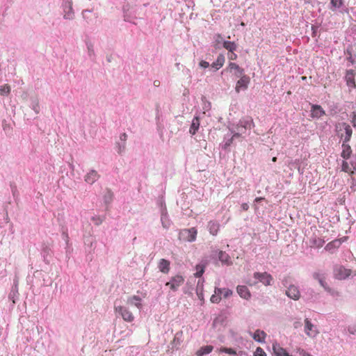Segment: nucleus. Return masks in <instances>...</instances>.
<instances>
[{
  "label": "nucleus",
  "mask_w": 356,
  "mask_h": 356,
  "mask_svg": "<svg viewBox=\"0 0 356 356\" xmlns=\"http://www.w3.org/2000/svg\"><path fill=\"white\" fill-rule=\"evenodd\" d=\"M254 126L251 117H245L239 120L237 124L229 123L227 128L235 137H240L248 130L250 131Z\"/></svg>",
  "instance_id": "f257e3e1"
},
{
  "label": "nucleus",
  "mask_w": 356,
  "mask_h": 356,
  "mask_svg": "<svg viewBox=\"0 0 356 356\" xmlns=\"http://www.w3.org/2000/svg\"><path fill=\"white\" fill-rule=\"evenodd\" d=\"M341 171L350 177V187L353 191H356V157L350 160H342L341 163Z\"/></svg>",
  "instance_id": "f03ea898"
},
{
  "label": "nucleus",
  "mask_w": 356,
  "mask_h": 356,
  "mask_svg": "<svg viewBox=\"0 0 356 356\" xmlns=\"http://www.w3.org/2000/svg\"><path fill=\"white\" fill-rule=\"evenodd\" d=\"M210 257H211V259H212L213 260L220 261L222 263V264H223V265H227V266L232 265V261L231 260L230 256L225 251L213 248L211 250Z\"/></svg>",
  "instance_id": "7ed1b4c3"
},
{
  "label": "nucleus",
  "mask_w": 356,
  "mask_h": 356,
  "mask_svg": "<svg viewBox=\"0 0 356 356\" xmlns=\"http://www.w3.org/2000/svg\"><path fill=\"white\" fill-rule=\"evenodd\" d=\"M185 279L181 275H176L172 277L169 282H166L165 286H169L172 291H177L180 286L184 283Z\"/></svg>",
  "instance_id": "20e7f679"
},
{
  "label": "nucleus",
  "mask_w": 356,
  "mask_h": 356,
  "mask_svg": "<svg viewBox=\"0 0 356 356\" xmlns=\"http://www.w3.org/2000/svg\"><path fill=\"white\" fill-rule=\"evenodd\" d=\"M115 311L116 314L121 316L124 321L127 322H132L134 320L133 314L129 309L124 306H115Z\"/></svg>",
  "instance_id": "39448f33"
},
{
  "label": "nucleus",
  "mask_w": 356,
  "mask_h": 356,
  "mask_svg": "<svg viewBox=\"0 0 356 356\" xmlns=\"http://www.w3.org/2000/svg\"><path fill=\"white\" fill-rule=\"evenodd\" d=\"M253 277L258 280L259 282L262 283L264 286L272 285V282L273 281L272 275L267 272H255L253 274Z\"/></svg>",
  "instance_id": "423d86ee"
},
{
  "label": "nucleus",
  "mask_w": 356,
  "mask_h": 356,
  "mask_svg": "<svg viewBox=\"0 0 356 356\" xmlns=\"http://www.w3.org/2000/svg\"><path fill=\"white\" fill-rule=\"evenodd\" d=\"M61 6L64 13V19H73L74 17V13L72 8V1L63 0Z\"/></svg>",
  "instance_id": "0eeeda50"
},
{
  "label": "nucleus",
  "mask_w": 356,
  "mask_h": 356,
  "mask_svg": "<svg viewBox=\"0 0 356 356\" xmlns=\"http://www.w3.org/2000/svg\"><path fill=\"white\" fill-rule=\"evenodd\" d=\"M351 270L344 268L342 266H337L334 268V276L338 280H344L350 276Z\"/></svg>",
  "instance_id": "6e6552de"
},
{
  "label": "nucleus",
  "mask_w": 356,
  "mask_h": 356,
  "mask_svg": "<svg viewBox=\"0 0 356 356\" xmlns=\"http://www.w3.org/2000/svg\"><path fill=\"white\" fill-rule=\"evenodd\" d=\"M181 234L186 241L193 242L196 240L197 232L195 227H191L182 230Z\"/></svg>",
  "instance_id": "1a4fd4ad"
},
{
  "label": "nucleus",
  "mask_w": 356,
  "mask_h": 356,
  "mask_svg": "<svg viewBox=\"0 0 356 356\" xmlns=\"http://www.w3.org/2000/svg\"><path fill=\"white\" fill-rule=\"evenodd\" d=\"M160 214L162 227L165 229H168L172 224V222L169 217L167 208H163L162 211H160Z\"/></svg>",
  "instance_id": "9d476101"
},
{
  "label": "nucleus",
  "mask_w": 356,
  "mask_h": 356,
  "mask_svg": "<svg viewBox=\"0 0 356 356\" xmlns=\"http://www.w3.org/2000/svg\"><path fill=\"white\" fill-rule=\"evenodd\" d=\"M250 81V78L247 76H243L241 79H239L236 84V92H239L240 90H245L248 88V85Z\"/></svg>",
  "instance_id": "9b49d317"
},
{
  "label": "nucleus",
  "mask_w": 356,
  "mask_h": 356,
  "mask_svg": "<svg viewBox=\"0 0 356 356\" xmlns=\"http://www.w3.org/2000/svg\"><path fill=\"white\" fill-rule=\"evenodd\" d=\"M285 293L289 298L294 300H298L300 296V291L298 287L294 284L288 286Z\"/></svg>",
  "instance_id": "f8f14e48"
},
{
  "label": "nucleus",
  "mask_w": 356,
  "mask_h": 356,
  "mask_svg": "<svg viewBox=\"0 0 356 356\" xmlns=\"http://www.w3.org/2000/svg\"><path fill=\"white\" fill-rule=\"evenodd\" d=\"M355 76V73L353 70H348L346 72L345 80L347 86L350 88H355L356 87Z\"/></svg>",
  "instance_id": "ddd939ff"
},
{
  "label": "nucleus",
  "mask_w": 356,
  "mask_h": 356,
  "mask_svg": "<svg viewBox=\"0 0 356 356\" xmlns=\"http://www.w3.org/2000/svg\"><path fill=\"white\" fill-rule=\"evenodd\" d=\"M342 151L341 152V156L343 160H350L353 157H351L353 151L351 147L347 144V143L343 142L341 145Z\"/></svg>",
  "instance_id": "4468645a"
},
{
  "label": "nucleus",
  "mask_w": 356,
  "mask_h": 356,
  "mask_svg": "<svg viewBox=\"0 0 356 356\" xmlns=\"http://www.w3.org/2000/svg\"><path fill=\"white\" fill-rule=\"evenodd\" d=\"M220 225L216 220H210L207 224V229L213 236H216L220 229Z\"/></svg>",
  "instance_id": "2eb2a0df"
},
{
  "label": "nucleus",
  "mask_w": 356,
  "mask_h": 356,
  "mask_svg": "<svg viewBox=\"0 0 356 356\" xmlns=\"http://www.w3.org/2000/svg\"><path fill=\"white\" fill-rule=\"evenodd\" d=\"M272 348L274 354L276 356H293L291 355L286 349L282 348L278 343L275 342L273 343Z\"/></svg>",
  "instance_id": "dca6fc26"
},
{
  "label": "nucleus",
  "mask_w": 356,
  "mask_h": 356,
  "mask_svg": "<svg viewBox=\"0 0 356 356\" xmlns=\"http://www.w3.org/2000/svg\"><path fill=\"white\" fill-rule=\"evenodd\" d=\"M88 58L92 62H95L96 54L94 49V44L89 40L86 41Z\"/></svg>",
  "instance_id": "f3484780"
},
{
  "label": "nucleus",
  "mask_w": 356,
  "mask_h": 356,
  "mask_svg": "<svg viewBox=\"0 0 356 356\" xmlns=\"http://www.w3.org/2000/svg\"><path fill=\"white\" fill-rule=\"evenodd\" d=\"M236 291L240 297L245 300H249L251 298L250 291L245 285H238L236 287Z\"/></svg>",
  "instance_id": "a211bd4d"
},
{
  "label": "nucleus",
  "mask_w": 356,
  "mask_h": 356,
  "mask_svg": "<svg viewBox=\"0 0 356 356\" xmlns=\"http://www.w3.org/2000/svg\"><path fill=\"white\" fill-rule=\"evenodd\" d=\"M225 62V57L224 54H220L218 56L216 60L211 63V68L213 69V71L216 72L223 66Z\"/></svg>",
  "instance_id": "6ab92c4d"
},
{
  "label": "nucleus",
  "mask_w": 356,
  "mask_h": 356,
  "mask_svg": "<svg viewBox=\"0 0 356 356\" xmlns=\"http://www.w3.org/2000/svg\"><path fill=\"white\" fill-rule=\"evenodd\" d=\"M99 175L95 170H90L85 176V181L89 184H94L99 178Z\"/></svg>",
  "instance_id": "aec40b11"
},
{
  "label": "nucleus",
  "mask_w": 356,
  "mask_h": 356,
  "mask_svg": "<svg viewBox=\"0 0 356 356\" xmlns=\"http://www.w3.org/2000/svg\"><path fill=\"white\" fill-rule=\"evenodd\" d=\"M158 268L161 273L164 274L168 273L170 269V261L165 259H161L158 264Z\"/></svg>",
  "instance_id": "412c9836"
},
{
  "label": "nucleus",
  "mask_w": 356,
  "mask_h": 356,
  "mask_svg": "<svg viewBox=\"0 0 356 356\" xmlns=\"http://www.w3.org/2000/svg\"><path fill=\"white\" fill-rule=\"evenodd\" d=\"M200 117L197 115H195L192 120V122H191V127L189 129V133L192 136H194L198 131V129L200 128Z\"/></svg>",
  "instance_id": "4be33fe9"
},
{
  "label": "nucleus",
  "mask_w": 356,
  "mask_h": 356,
  "mask_svg": "<svg viewBox=\"0 0 356 356\" xmlns=\"http://www.w3.org/2000/svg\"><path fill=\"white\" fill-rule=\"evenodd\" d=\"M266 333L261 330H257L252 334V337L254 340L259 343H264L266 337Z\"/></svg>",
  "instance_id": "5701e85b"
},
{
  "label": "nucleus",
  "mask_w": 356,
  "mask_h": 356,
  "mask_svg": "<svg viewBox=\"0 0 356 356\" xmlns=\"http://www.w3.org/2000/svg\"><path fill=\"white\" fill-rule=\"evenodd\" d=\"M206 266L207 262L202 261L201 263L197 264L195 266L196 273L194 274L195 277L201 279L205 271Z\"/></svg>",
  "instance_id": "b1692460"
},
{
  "label": "nucleus",
  "mask_w": 356,
  "mask_h": 356,
  "mask_svg": "<svg viewBox=\"0 0 356 356\" xmlns=\"http://www.w3.org/2000/svg\"><path fill=\"white\" fill-rule=\"evenodd\" d=\"M214 294L211 297V302L213 303H218L221 300V295L222 293V288L216 287Z\"/></svg>",
  "instance_id": "393cba45"
},
{
  "label": "nucleus",
  "mask_w": 356,
  "mask_h": 356,
  "mask_svg": "<svg viewBox=\"0 0 356 356\" xmlns=\"http://www.w3.org/2000/svg\"><path fill=\"white\" fill-rule=\"evenodd\" d=\"M142 298L138 296H133L128 300V302L131 305L136 306L138 309H140L143 307L141 304Z\"/></svg>",
  "instance_id": "a878e982"
},
{
  "label": "nucleus",
  "mask_w": 356,
  "mask_h": 356,
  "mask_svg": "<svg viewBox=\"0 0 356 356\" xmlns=\"http://www.w3.org/2000/svg\"><path fill=\"white\" fill-rule=\"evenodd\" d=\"M342 127L345 131V136H344L343 142L347 143L350 140V139L351 138L353 131H352L350 126L346 123H343Z\"/></svg>",
  "instance_id": "bb28decb"
},
{
  "label": "nucleus",
  "mask_w": 356,
  "mask_h": 356,
  "mask_svg": "<svg viewBox=\"0 0 356 356\" xmlns=\"http://www.w3.org/2000/svg\"><path fill=\"white\" fill-rule=\"evenodd\" d=\"M104 202L106 206H108L113 200V193L111 189L107 188L104 196H103Z\"/></svg>",
  "instance_id": "cd10ccee"
},
{
  "label": "nucleus",
  "mask_w": 356,
  "mask_h": 356,
  "mask_svg": "<svg viewBox=\"0 0 356 356\" xmlns=\"http://www.w3.org/2000/svg\"><path fill=\"white\" fill-rule=\"evenodd\" d=\"M213 347L210 345L204 346L201 347L196 353L197 356H204V355L211 353Z\"/></svg>",
  "instance_id": "c85d7f7f"
},
{
  "label": "nucleus",
  "mask_w": 356,
  "mask_h": 356,
  "mask_svg": "<svg viewBox=\"0 0 356 356\" xmlns=\"http://www.w3.org/2000/svg\"><path fill=\"white\" fill-rule=\"evenodd\" d=\"M236 137L234 136V134H227L225 136V138H224V145H223V147L222 148L226 149L227 148H228L233 143V140L234 138H236Z\"/></svg>",
  "instance_id": "c756f323"
},
{
  "label": "nucleus",
  "mask_w": 356,
  "mask_h": 356,
  "mask_svg": "<svg viewBox=\"0 0 356 356\" xmlns=\"http://www.w3.org/2000/svg\"><path fill=\"white\" fill-rule=\"evenodd\" d=\"M223 47L228 51L232 52L236 51L237 44L234 42L226 40L223 42Z\"/></svg>",
  "instance_id": "7c9ffc66"
},
{
  "label": "nucleus",
  "mask_w": 356,
  "mask_h": 356,
  "mask_svg": "<svg viewBox=\"0 0 356 356\" xmlns=\"http://www.w3.org/2000/svg\"><path fill=\"white\" fill-rule=\"evenodd\" d=\"M312 242V239L309 237H307L303 241L302 249L304 250V252L307 254H312V245L309 243Z\"/></svg>",
  "instance_id": "2f4dec72"
},
{
  "label": "nucleus",
  "mask_w": 356,
  "mask_h": 356,
  "mask_svg": "<svg viewBox=\"0 0 356 356\" xmlns=\"http://www.w3.org/2000/svg\"><path fill=\"white\" fill-rule=\"evenodd\" d=\"M325 115V111L320 106L313 105V118H321Z\"/></svg>",
  "instance_id": "473e14b6"
},
{
  "label": "nucleus",
  "mask_w": 356,
  "mask_h": 356,
  "mask_svg": "<svg viewBox=\"0 0 356 356\" xmlns=\"http://www.w3.org/2000/svg\"><path fill=\"white\" fill-rule=\"evenodd\" d=\"M341 240H334L330 243H329L326 247L325 249L328 251H332L334 249L339 248L341 245Z\"/></svg>",
  "instance_id": "72a5a7b5"
},
{
  "label": "nucleus",
  "mask_w": 356,
  "mask_h": 356,
  "mask_svg": "<svg viewBox=\"0 0 356 356\" xmlns=\"http://www.w3.org/2000/svg\"><path fill=\"white\" fill-rule=\"evenodd\" d=\"M63 238L65 241L66 243V257L70 259L71 251L69 248V236L68 234L66 232H63L62 233Z\"/></svg>",
  "instance_id": "f704fd0d"
},
{
  "label": "nucleus",
  "mask_w": 356,
  "mask_h": 356,
  "mask_svg": "<svg viewBox=\"0 0 356 356\" xmlns=\"http://www.w3.org/2000/svg\"><path fill=\"white\" fill-rule=\"evenodd\" d=\"M315 278L318 280L319 284L328 292H331L330 289L327 286L325 277L319 274H316Z\"/></svg>",
  "instance_id": "c9c22d12"
},
{
  "label": "nucleus",
  "mask_w": 356,
  "mask_h": 356,
  "mask_svg": "<svg viewBox=\"0 0 356 356\" xmlns=\"http://www.w3.org/2000/svg\"><path fill=\"white\" fill-rule=\"evenodd\" d=\"M213 40H214V42L216 43V44H215V48L216 49H219L220 47L218 45L220 44H223V42L225 41L223 39L222 35L220 34V33L215 34L214 36H213Z\"/></svg>",
  "instance_id": "e433bc0d"
},
{
  "label": "nucleus",
  "mask_w": 356,
  "mask_h": 356,
  "mask_svg": "<svg viewBox=\"0 0 356 356\" xmlns=\"http://www.w3.org/2000/svg\"><path fill=\"white\" fill-rule=\"evenodd\" d=\"M10 86L8 84H4L0 86V95L3 96H8L10 93Z\"/></svg>",
  "instance_id": "4c0bfd02"
},
{
  "label": "nucleus",
  "mask_w": 356,
  "mask_h": 356,
  "mask_svg": "<svg viewBox=\"0 0 356 356\" xmlns=\"http://www.w3.org/2000/svg\"><path fill=\"white\" fill-rule=\"evenodd\" d=\"M92 12V10L89 9H85L82 11V16L84 20L88 24H90L92 23V19L90 17V16H88V13H91Z\"/></svg>",
  "instance_id": "58836bf2"
},
{
  "label": "nucleus",
  "mask_w": 356,
  "mask_h": 356,
  "mask_svg": "<svg viewBox=\"0 0 356 356\" xmlns=\"http://www.w3.org/2000/svg\"><path fill=\"white\" fill-rule=\"evenodd\" d=\"M282 284L285 288H288L290 285H293L291 278L289 275L284 276L283 278L281 280Z\"/></svg>",
  "instance_id": "ea45409f"
},
{
  "label": "nucleus",
  "mask_w": 356,
  "mask_h": 356,
  "mask_svg": "<svg viewBox=\"0 0 356 356\" xmlns=\"http://www.w3.org/2000/svg\"><path fill=\"white\" fill-rule=\"evenodd\" d=\"M331 9L334 10L339 8L343 5V0H330Z\"/></svg>",
  "instance_id": "a19ab883"
},
{
  "label": "nucleus",
  "mask_w": 356,
  "mask_h": 356,
  "mask_svg": "<svg viewBox=\"0 0 356 356\" xmlns=\"http://www.w3.org/2000/svg\"><path fill=\"white\" fill-rule=\"evenodd\" d=\"M219 352L220 353H227V354L231 355H236V351L235 350L231 348L221 347L219 349Z\"/></svg>",
  "instance_id": "79ce46f5"
},
{
  "label": "nucleus",
  "mask_w": 356,
  "mask_h": 356,
  "mask_svg": "<svg viewBox=\"0 0 356 356\" xmlns=\"http://www.w3.org/2000/svg\"><path fill=\"white\" fill-rule=\"evenodd\" d=\"M203 282H204L203 279L202 280L199 279L197 281V283L196 292L199 297H200V295L202 296V288H203Z\"/></svg>",
  "instance_id": "37998d69"
},
{
  "label": "nucleus",
  "mask_w": 356,
  "mask_h": 356,
  "mask_svg": "<svg viewBox=\"0 0 356 356\" xmlns=\"http://www.w3.org/2000/svg\"><path fill=\"white\" fill-rule=\"evenodd\" d=\"M312 331V322L309 318L305 319V332L308 335L310 336V332Z\"/></svg>",
  "instance_id": "c03bdc74"
},
{
  "label": "nucleus",
  "mask_w": 356,
  "mask_h": 356,
  "mask_svg": "<svg viewBox=\"0 0 356 356\" xmlns=\"http://www.w3.org/2000/svg\"><path fill=\"white\" fill-rule=\"evenodd\" d=\"M177 334H177L175 335V338H174V339H173V341H172V342L171 343L172 344V348L173 349H178L179 346V345L181 343V339L177 337Z\"/></svg>",
  "instance_id": "a18cd8bd"
},
{
  "label": "nucleus",
  "mask_w": 356,
  "mask_h": 356,
  "mask_svg": "<svg viewBox=\"0 0 356 356\" xmlns=\"http://www.w3.org/2000/svg\"><path fill=\"white\" fill-rule=\"evenodd\" d=\"M126 143L122 142L116 143V149L118 154H121L125 149Z\"/></svg>",
  "instance_id": "49530a36"
},
{
  "label": "nucleus",
  "mask_w": 356,
  "mask_h": 356,
  "mask_svg": "<svg viewBox=\"0 0 356 356\" xmlns=\"http://www.w3.org/2000/svg\"><path fill=\"white\" fill-rule=\"evenodd\" d=\"M50 251H51L50 248H48L47 246H45L42 249V256L44 257V261L45 262H47V256L49 255Z\"/></svg>",
  "instance_id": "de8ad7c7"
},
{
  "label": "nucleus",
  "mask_w": 356,
  "mask_h": 356,
  "mask_svg": "<svg viewBox=\"0 0 356 356\" xmlns=\"http://www.w3.org/2000/svg\"><path fill=\"white\" fill-rule=\"evenodd\" d=\"M31 108L35 112V113H38L40 111V106L39 103L37 100H33L31 102Z\"/></svg>",
  "instance_id": "09e8293b"
},
{
  "label": "nucleus",
  "mask_w": 356,
  "mask_h": 356,
  "mask_svg": "<svg viewBox=\"0 0 356 356\" xmlns=\"http://www.w3.org/2000/svg\"><path fill=\"white\" fill-rule=\"evenodd\" d=\"M254 356H267V355L261 347H257L254 353Z\"/></svg>",
  "instance_id": "8fccbe9b"
},
{
  "label": "nucleus",
  "mask_w": 356,
  "mask_h": 356,
  "mask_svg": "<svg viewBox=\"0 0 356 356\" xmlns=\"http://www.w3.org/2000/svg\"><path fill=\"white\" fill-rule=\"evenodd\" d=\"M222 296L224 298H229V296H231L233 293L231 289H226V288H222Z\"/></svg>",
  "instance_id": "3c124183"
},
{
  "label": "nucleus",
  "mask_w": 356,
  "mask_h": 356,
  "mask_svg": "<svg viewBox=\"0 0 356 356\" xmlns=\"http://www.w3.org/2000/svg\"><path fill=\"white\" fill-rule=\"evenodd\" d=\"M234 76L236 78L241 79L243 76H247V75L245 74L244 69H243L242 67H240V69L236 70V72L234 73Z\"/></svg>",
  "instance_id": "603ef678"
},
{
  "label": "nucleus",
  "mask_w": 356,
  "mask_h": 356,
  "mask_svg": "<svg viewBox=\"0 0 356 356\" xmlns=\"http://www.w3.org/2000/svg\"><path fill=\"white\" fill-rule=\"evenodd\" d=\"M227 69H229L230 71L232 70H236L240 69V66L235 63L230 62L228 65Z\"/></svg>",
  "instance_id": "864d4df0"
},
{
  "label": "nucleus",
  "mask_w": 356,
  "mask_h": 356,
  "mask_svg": "<svg viewBox=\"0 0 356 356\" xmlns=\"http://www.w3.org/2000/svg\"><path fill=\"white\" fill-rule=\"evenodd\" d=\"M10 188H11V192L13 193V197H16L18 194V191H17L16 185L15 184H11Z\"/></svg>",
  "instance_id": "5fc2aeb1"
},
{
  "label": "nucleus",
  "mask_w": 356,
  "mask_h": 356,
  "mask_svg": "<svg viewBox=\"0 0 356 356\" xmlns=\"http://www.w3.org/2000/svg\"><path fill=\"white\" fill-rule=\"evenodd\" d=\"M227 57H228L229 60H235L237 59L238 56L235 53V51H232V52H228Z\"/></svg>",
  "instance_id": "6e6d98bb"
},
{
  "label": "nucleus",
  "mask_w": 356,
  "mask_h": 356,
  "mask_svg": "<svg viewBox=\"0 0 356 356\" xmlns=\"http://www.w3.org/2000/svg\"><path fill=\"white\" fill-rule=\"evenodd\" d=\"M199 66L202 68H207L210 66V64L209 62H207L206 60H201L199 63Z\"/></svg>",
  "instance_id": "4d7b16f0"
},
{
  "label": "nucleus",
  "mask_w": 356,
  "mask_h": 356,
  "mask_svg": "<svg viewBox=\"0 0 356 356\" xmlns=\"http://www.w3.org/2000/svg\"><path fill=\"white\" fill-rule=\"evenodd\" d=\"M17 293V291L13 289L12 290V291L9 294V298L10 299H13V302L14 303H15V300H14V298H15V296Z\"/></svg>",
  "instance_id": "13d9d810"
},
{
  "label": "nucleus",
  "mask_w": 356,
  "mask_h": 356,
  "mask_svg": "<svg viewBox=\"0 0 356 356\" xmlns=\"http://www.w3.org/2000/svg\"><path fill=\"white\" fill-rule=\"evenodd\" d=\"M158 205L160 207V211H162L163 208H166L164 200L161 199L158 201Z\"/></svg>",
  "instance_id": "bf43d9fd"
},
{
  "label": "nucleus",
  "mask_w": 356,
  "mask_h": 356,
  "mask_svg": "<svg viewBox=\"0 0 356 356\" xmlns=\"http://www.w3.org/2000/svg\"><path fill=\"white\" fill-rule=\"evenodd\" d=\"M127 139V135L126 133L121 134L120 136V142L126 143Z\"/></svg>",
  "instance_id": "052dcab7"
},
{
  "label": "nucleus",
  "mask_w": 356,
  "mask_h": 356,
  "mask_svg": "<svg viewBox=\"0 0 356 356\" xmlns=\"http://www.w3.org/2000/svg\"><path fill=\"white\" fill-rule=\"evenodd\" d=\"M351 122H352L353 127H356V112L353 113Z\"/></svg>",
  "instance_id": "680f3d73"
},
{
  "label": "nucleus",
  "mask_w": 356,
  "mask_h": 356,
  "mask_svg": "<svg viewBox=\"0 0 356 356\" xmlns=\"http://www.w3.org/2000/svg\"><path fill=\"white\" fill-rule=\"evenodd\" d=\"M182 72L185 75L188 76L190 78L191 77V72L188 68H184Z\"/></svg>",
  "instance_id": "e2e57ef3"
},
{
  "label": "nucleus",
  "mask_w": 356,
  "mask_h": 356,
  "mask_svg": "<svg viewBox=\"0 0 356 356\" xmlns=\"http://www.w3.org/2000/svg\"><path fill=\"white\" fill-rule=\"evenodd\" d=\"M92 220H97L95 223L97 225H99V224H101L102 222V220L99 218L92 217Z\"/></svg>",
  "instance_id": "0e129e2a"
},
{
  "label": "nucleus",
  "mask_w": 356,
  "mask_h": 356,
  "mask_svg": "<svg viewBox=\"0 0 356 356\" xmlns=\"http://www.w3.org/2000/svg\"><path fill=\"white\" fill-rule=\"evenodd\" d=\"M241 209L243 210V211H247L248 209H249V205L248 203H243L241 204Z\"/></svg>",
  "instance_id": "69168bd1"
},
{
  "label": "nucleus",
  "mask_w": 356,
  "mask_h": 356,
  "mask_svg": "<svg viewBox=\"0 0 356 356\" xmlns=\"http://www.w3.org/2000/svg\"><path fill=\"white\" fill-rule=\"evenodd\" d=\"M263 199H264V198H262V197H257V198L255 199V201H256V202H260V201H261V200H262Z\"/></svg>",
  "instance_id": "338daca9"
},
{
  "label": "nucleus",
  "mask_w": 356,
  "mask_h": 356,
  "mask_svg": "<svg viewBox=\"0 0 356 356\" xmlns=\"http://www.w3.org/2000/svg\"><path fill=\"white\" fill-rule=\"evenodd\" d=\"M70 169H72V170H74V165L70 164Z\"/></svg>",
  "instance_id": "774afa93"
}]
</instances>
